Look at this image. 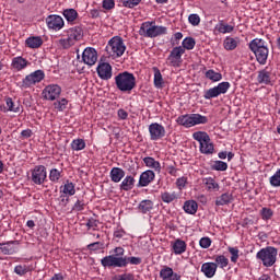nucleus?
<instances>
[{
    "label": "nucleus",
    "instance_id": "obj_1",
    "mask_svg": "<svg viewBox=\"0 0 280 280\" xmlns=\"http://www.w3.org/2000/svg\"><path fill=\"white\" fill-rule=\"evenodd\" d=\"M248 47L256 58L258 65H266L268 62V56L270 55V49H268V44L262 38H254L249 42Z\"/></svg>",
    "mask_w": 280,
    "mask_h": 280
},
{
    "label": "nucleus",
    "instance_id": "obj_2",
    "mask_svg": "<svg viewBox=\"0 0 280 280\" xmlns=\"http://www.w3.org/2000/svg\"><path fill=\"white\" fill-rule=\"evenodd\" d=\"M115 84L121 93H130L137 86V77L128 71L120 72L115 77Z\"/></svg>",
    "mask_w": 280,
    "mask_h": 280
},
{
    "label": "nucleus",
    "instance_id": "obj_3",
    "mask_svg": "<svg viewBox=\"0 0 280 280\" xmlns=\"http://www.w3.org/2000/svg\"><path fill=\"white\" fill-rule=\"evenodd\" d=\"M139 34L144 38H159V36L167 34V28L163 25H156L154 21H147L141 24Z\"/></svg>",
    "mask_w": 280,
    "mask_h": 280
},
{
    "label": "nucleus",
    "instance_id": "obj_4",
    "mask_svg": "<svg viewBox=\"0 0 280 280\" xmlns=\"http://www.w3.org/2000/svg\"><path fill=\"white\" fill-rule=\"evenodd\" d=\"M110 58H121L126 54V44L120 36L112 37L105 48Z\"/></svg>",
    "mask_w": 280,
    "mask_h": 280
},
{
    "label": "nucleus",
    "instance_id": "obj_5",
    "mask_svg": "<svg viewBox=\"0 0 280 280\" xmlns=\"http://www.w3.org/2000/svg\"><path fill=\"white\" fill-rule=\"evenodd\" d=\"M277 255H279L277 247L267 246L256 254V259L262 261L265 268H272V266L277 264Z\"/></svg>",
    "mask_w": 280,
    "mask_h": 280
},
{
    "label": "nucleus",
    "instance_id": "obj_6",
    "mask_svg": "<svg viewBox=\"0 0 280 280\" xmlns=\"http://www.w3.org/2000/svg\"><path fill=\"white\" fill-rule=\"evenodd\" d=\"M192 139L199 143V152L201 154H213L215 152V147L211 142L209 133L205 131H196L192 133Z\"/></svg>",
    "mask_w": 280,
    "mask_h": 280
},
{
    "label": "nucleus",
    "instance_id": "obj_7",
    "mask_svg": "<svg viewBox=\"0 0 280 280\" xmlns=\"http://www.w3.org/2000/svg\"><path fill=\"white\" fill-rule=\"evenodd\" d=\"M178 126H184V128H194V126H200V124H208L209 118L200 114H185L176 119Z\"/></svg>",
    "mask_w": 280,
    "mask_h": 280
},
{
    "label": "nucleus",
    "instance_id": "obj_8",
    "mask_svg": "<svg viewBox=\"0 0 280 280\" xmlns=\"http://www.w3.org/2000/svg\"><path fill=\"white\" fill-rule=\"evenodd\" d=\"M83 31L80 26H73L68 30V37L60 39L59 43L63 49H69V47H73L78 40H82Z\"/></svg>",
    "mask_w": 280,
    "mask_h": 280
},
{
    "label": "nucleus",
    "instance_id": "obj_9",
    "mask_svg": "<svg viewBox=\"0 0 280 280\" xmlns=\"http://www.w3.org/2000/svg\"><path fill=\"white\" fill-rule=\"evenodd\" d=\"M43 80H45V71L36 70L27 74L19 85L22 90L32 89V86H35V84H39V82H43Z\"/></svg>",
    "mask_w": 280,
    "mask_h": 280
},
{
    "label": "nucleus",
    "instance_id": "obj_10",
    "mask_svg": "<svg viewBox=\"0 0 280 280\" xmlns=\"http://www.w3.org/2000/svg\"><path fill=\"white\" fill-rule=\"evenodd\" d=\"M229 89H231V83L229 81H223L217 86L210 88L209 90L205 91L203 97L206 100H213L215 97H220V95H225V93H229Z\"/></svg>",
    "mask_w": 280,
    "mask_h": 280
},
{
    "label": "nucleus",
    "instance_id": "obj_11",
    "mask_svg": "<svg viewBox=\"0 0 280 280\" xmlns=\"http://www.w3.org/2000/svg\"><path fill=\"white\" fill-rule=\"evenodd\" d=\"M185 54V48L180 46L174 47L166 58L167 67H180L183 65V55Z\"/></svg>",
    "mask_w": 280,
    "mask_h": 280
},
{
    "label": "nucleus",
    "instance_id": "obj_12",
    "mask_svg": "<svg viewBox=\"0 0 280 280\" xmlns=\"http://www.w3.org/2000/svg\"><path fill=\"white\" fill-rule=\"evenodd\" d=\"M31 180L34 185H45L47 183V167L45 165H36L31 170Z\"/></svg>",
    "mask_w": 280,
    "mask_h": 280
},
{
    "label": "nucleus",
    "instance_id": "obj_13",
    "mask_svg": "<svg viewBox=\"0 0 280 280\" xmlns=\"http://www.w3.org/2000/svg\"><path fill=\"white\" fill-rule=\"evenodd\" d=\"M62 93V88L58 84H49L44 88L42 91V97L47 102H56Z\"/></svg>",
    "mask_w": 280,
    "mask_h": 280
},
{
    "label": "nucleus",
    "instance_id": "obj_14",
    "mask_svg": "<svg viewBox=\"0 0 280 280\" xmlns=\"http://www.w3.org/2000/svg\"><path fill=\"white\" fill-rule=\"evenodd\" d=\"M256 80L258 84H264L265 86H272V84H275V73L272 72V68L265 67L262 70L258 71Z\"/></svg>",
    "mask_w": 280,
    "mask_h": 280
},
{
    "label": "nucleus",
    "instance_id": "obj_15",
    "mask_svg": "<svg viewBox=\"0 0 280 280\" xmlns=\"http://www.w3.org/2000/svg\"><path fill=\"white\" fill-rule=\"evenodd\" d=\"M126 249H124V247H116L114 255H108L101 259V266H103V268H117V265H112V257H115V259H126V257H124Z\"/></svg>",
    "mask_w": 280,
    "mask_h": 280
},
{
    "label": "nucleus",
    "instance_id": "obj_16",
    "mask_svg": "<svg viewBox=\"0 0 280 280\" xmlns=\"http://www.w3.org/2000/svg\"><path fill=\"white\" fill-rule=\"evenodd\" d=\"M142 262L141 257H126L125 258H115L112 257V265L117 266V268H126L129 264L131 266H140Z\"/></svg>",
    "mask_w": 280,
    "mask_h": 280
},
{
    "label": "nucleus",
    "instance_id": "obj_17",
    "mask_svg": "<svg viewBox=\"0 0 280 280\" xmlns=\"http://www.w3.org/2000/svg\"><path fill=\"white\" fill-rule=\"evenodd\" d=\"M151 141H161L166 135L165 127L159 122H152L149 126Z\"/></svg>",
    "mask_w": 280,
    "mask_h": 280
},
{
    "label": "nucleus",
    "instance_id": "obj_18",
    "mask_svg": "<svg viewBox=\"0 0 280 280\" xmlns=\"http://www.w3.org/2000/svg\"><path fill=\"white\" fill-rule=\"evenodd\" d=\"M46 25L48 30H54V32H60L65 27V20L60 15H48L46 18Z\"/></svg>",
    "mask_w": 280,
    "mask_h": 280
},
{
    "label": "nucleus",
    "instance_id": "obj_19",
    "mask_svg": "<svg viewBox=\"0 0 280 280\" xmlns=\"http://www.w3.org/2000/svg\"><path fill=\"white\" fill-rule=\"evenodd\" d=\"M82 61L88 67H93L97 62V50L93 47H86L82 52Z\"/></svg>",
    "mask_w": 280,
    "mask_h": 280
},
{
    "label": "nucleus",
    "instance_id": "obj_20",
    "mask_svg": "<svg viewBox=\"0 0 280 280\" xmlns=\"http://www.w3.org/2000/svg\"><path fill=\"white\" fill-rule=\"evenodd\" d=\"M32 62L24 58L23 56L13 57L11 60V69L12 71L19 72V71H25L27 67H30Z\"/></svg>",
    "mask_w": 280,
    "mask_h": 280
},
{
    "label": "nucleus",
    "instance_id": "obj_21",
    "mask_svg": "<svg viewBox=\"0 0 280 280\" xmlns=\"http://www.w3.org/2000/svg\"><path fill=\"white\" fill-rule=\"evenodd\" d=\"M5 105H0L1 113H21V103L14 102L12 97L4 98Z\"/></svg>",
    "mask_w": 280,
    "mask_h": 280
},
{
    "label": "nucleus",
    "instance_id": "obj_22",
    "mask_svg": "<svg viewBox=\"0 0 280 280\" xmlns=\"http://www.w3.org/2000/svg\"><path fill=\"white\" fill-rule=\"evenodd\" d=\"M96 71L101 80H110L113 78V67L108 62H100Z\"/></svg>",
    "mask_w": 280,
    "mask_h": 280
},
{
    "label": "nucleus",
    "instance_id": "obj_23",
    "mask_svg": "<svg viewBox=\"0 0 280 280\" xmlns=\"http://www.w3.org/2000/svg\"><path fill=\"white\" fill-rule=\"evenodd\" d=\"M156 178V174L152 170L144 171L141 173L138 182V187H148Z\"/></svg>",
    "mask_w": 280,
    "mask_h": 280
},
{
    "label": "nucleus",
    "instance_id": "obj_24",
    "mask_svg": "<svg viewBox=\"0 0 280 280\" xmlns=\"http://www.w3.org/2000/svg\"><path fill=\"white\" fill-rule=\"evenodd\" d=\"M160 279L162 280H180V275L174 272L170 266H163L160 270Z\"/></svg>",
    "mask_w": 280,
    "mask_h": 280
},
{
    "label": "nucleus",
    "instance_id": "obj_25",
    "mask_svg": "<svg viewBox=\"0 0 280 280\" xmlns=\"http://www.w3.org/2000/svg\"><path fill=\"white\" fill-rule=\"evenodd\" d=\"M201 272L205 275L207 279H213L215 277V272H218V265L215 262H203L201 265Z\"/></svg>",
    "mask_w": 280,
    "mask_h": 280
},
{
    "label": "nucleus",
    "instance_id": "obj_26",
    "mask_svg": "<svg viewBox=\"0 0 280 280\" xmlns=\"http://www.w3.org/2000/svg\"><path fill=\"white\" fill-rule=\"evenodd\" d=\"M15 245H19V241H9L0 243V250L2 255H14L16 253Z\"/></svg>",
    "mask_w": 280,
    "mask_h": 280
},
{
    "label": "nucleus",
    "instance_id": "obj_27",
    "mask_svg": "<svg viewBox=\"0 0 280 280\" xmlns=\"http://www.w3.org/2000/svg\"><path fill=\"white\" fill-rule=\"evenodd\" d=\"M160 198H161L162 202H164V205H172V202L178 201V198H180V197H179L178 192H176V191L165 190V191L161 192Z\"/></svg>",
    "mask_w": 280,
    "mask_h": 280
},
{
    "label": "nucleus",
    "instance_id": "obj_28",
    "mask_svg": "<svg viewBox=\"0 0 280 280\" xmlns=\"http://www.w3.org/2000/svg\"><path fill=\"white\" fill-rule=\"evenodd\" d=\"M240 46V38L238 37H231L228 36L223 40V47L225 51H235Z\"/></svg>",
    "mask_w": 280,
    "mask_h": 280
},
{
    "label": "nucleus",
    "instance_id": "obj_29",
    "mask_svg": "<svg viewBox=\"0 0 280 280\" xmlns=\"http://www.w3.org/2000/svg\"><path fill=\"white\" fill-rule=\"evenodd\" d=\"M126 176V171L121 167H113L109 172V178L112 183H121V179Z\"/></svg>",
    "mask_w": 280,
    "mask_h": 280
},
{
    "label": "nucleus",
    "instance_id": "obj_30",
    "mask_svg": "<svg viewBox=\"0 0 280 280\" xmlns=\"http://www.w3.org/2000/svg\"><path fill=\"white\" fill-rule=\"evenodd\" d=\"M172 249L174 255H183L187 250V243L180 238H176L175 242L172 243Z\"/></svg>",
    "mask_w": 280,
    "mask_h": 280
},
{
    "label": "nucleus",
    "instance_id": "obj_31",
    "mask_svg": "<svg viewBox=\"0 0 280 280\" xmlns=\"http://www.w3.org/2000/svg\"><path fill=\"white\" fill-rule=\"evenodd\" d=\"M233 202V194L231 192H224L217 197L215 199V206L217 207H226Z\"/></svg>",
    "mask_w": 280,
    "mask_h": 280
},
{
    "label": "nucleus",
    "instance_id": "obj_32",
    "mask_svg": "<svg viewBox=\"0 0 280 280\" xmlns=\"http://www.w3.org/2000/svg\"><path fill=\"white\" fill-rule=\"evenodd\" d=\"M235 30V26L224 23V20L219 21L214 26V32L218 34H231Z\"/></svg>",
    "mask_w": 280,
    "mask_h": 280
},
{
    "label": "nucleus",
    "instance_id": "obj_33",
    "mask_svg": "<svg viewBox=\"0 0 280 280\" xmlns=\"http://www.w3.org/2000/svg\"><path fill=\"white\" fill-rule=\"evenodd\" d=\"M143 163L145 167H149L150 170H154V172H158V174H161V162L155 161L152 156L143 158Z\"/></svg>",
    "mask_w": 280,
    "mask_h": 280
},
{
    "label": "nucleus",
    "instance_id": "obj_34",
    "mask_svg": "<svg viewBox=\"0 0 280 280\" xmlns=\"http://www.w3.org/2000/svg\"><path fill=\"white\" fill-rule=\"evenodd\" d=\"M183 209L188 215H196L198 213V202L196 200H187L184 202Z\"/></svg>",
    "mask_w": 280,
    "mask_h": 280
},
{
    "label": "nucleus",
    "instance_id": "obj_35",
    "mask_svg": "<svg viewBox=\"0 0 280 280\" xmlns=\"http://www.w3.org/2000/svg\"><path fill=\"white\" fill-rule=\"evenodd\" d=\"M62 15L70 25H73L78 21V16H80L75 9H65Z\"/></svg>",
    "mask_w": 280,
    "mask_h": 280
},
{
    "label": "nucleus",
    "instance_id": "obj_36",
    "mask_svg": "<svg viewBox=\"0 0 280 280\" xmlns=\"http://www.w3.org/2000/svg\"><path fill=\"white\" fill-rule=\"evenodd\" d=\"M62 176H65V172L58 168H51L49 171V175L48 178L50 180V183H54L55 185L60 183V180L62 179Z\"/></svg>",
    "mask_w": 280,
    "mask_h": 280
},
{
    "label": "nucleus",
    "instance_id": "obj_37",
    "mask_svg": "<svg viewBox=\"0 0 280 280\" xmlns=\"http://www.w3.org/2000/svg\"><path fill=\"white\" fill-rule=\"evenodd\" d=\"M152 209H154V201L150 199H144L140 201V203L138 205V210L140 211V213H143V214L150 213Z\"/></svg>",
    "mask_w": 280,
    "mask_h": 280
},
{
    "label": "nucleus",
    "instance_id": "obj_38",
    "mask_svg": "<svg viewBox=\"0 0 280 280\" xmlns=\"http://www.w3.org/2000/svg\"><path fill=\"white\" fill-rule=\"evenodd\" d=\"M133 188H135V177H132L131 175L126 176L120 184V190L130 191Z\"/></svg>",
    "mask_w": 280,
    "mask_h": 280
},
{
    "label": "nucleus",
    "instance_id": "obj_39",
    "mask_svg": "<svg viewBox=\"0 0 280 280\" xmlns=\"http://www.w3.org/2000/svg\"><path fill=\"white\" fill-rule=\"evenodd\" d=\"M25 43L30 49H38V47L43 46V38L40 36H32L26 38Z\"/></svg>",
    "mask_w": 280,
    "mask_h": 280
},
{
    "label": "nucleus",
    "instance_id": "obj_40",
    "mask_svg": "<svg viewBox=\"0 0 280 280\" xmlns=\"http://www.w3.org/2000/svg\"><path fill=\"white\" fill-rule=\"evenodd\" d=\"M203 185H206L208 191H220V184L213 177L203 178Z\"/></svg>",
    "mask_w": 280,
    "mask_h": 280
},
{
    "label": "nucleus",
    "instance_id": "obj_41",
    "mask_svg": "<svg viewBox=\"0 0 280 280\" xmlns=\"http://www.w3.org/2000/svg\"><path fill=\"white\" fill-rule=\"evenodd\" d=\"M214 265H217V269L221 268V270H224L229 266V258L224 255H217L214 256Z\"/></svg>",
    "mask_w": 280,
    "mask_h": 280
},
{
    "label": "nucleus",
    "instance_id": "obj_42",
    "mask_svg": "<svg viewBox=\"0 0 280 280\" xmlns=\"http://www.w3.org/2000/svg\"><path fill=\"white\" fill-rule=\"evenodd\" d=\"M154 78H153V84L155 89H161L163 86V74H161V70L159 68L154 67Z\"/></svg>",
    "mask_w": 280,
    "mask_h": 280
},
{
    "label": "nucleus",
    "instance_id": "obj_43",
    "mask_svg": "<svg viewBox=\"0 0 280 280\" xmlns=\"http://www.w3.org/2000/svg\"><path fill=\"white\" fill-rule=\"evenodd\" d=\"M62 187V194H65V196H75V184H73V182L67 180Z\"/></svg>",
    "mask_w": 280,
    "mask_h": 280
},
{
    "label": "nucleus",
    "instance_id": "obj_44",
    "mask_svg": "<svg viewBox=\"0 0 280 280\" xmlns=\"http://www.w3.org/2000/svg\"><path fill=\"white\" fill-rule=\"evenodd\" d=\"M207 80H211V82H220L222 80V73L215 72V70L210 69L205 73Z\"/></svg>",
    "mask_w": 280,
    "mask_h": 280
},
{
    "label": "nucleus",
    "instance_id": "obj_45",
    "mask_svg": "<svg viewBox=\"0 0 280 280\" xmlns=\"http://www.w3.org/2000/svg\"><path fill=\"white\" fill-rule=\"evenodd\" d=\"M180 47L184 49V51L185 49H187V51H191V49L196 47V39H194V37H185Z\"/></svg>",
    "mask_w": 280,
    "mask_h": 280
},
{
    "label": "nucleus",
    "instance_id": "obj_46",
    "mask_svg": "<svg viewBox=\"0 0 280 280\" xmlns=\"http://www.w3.org/2000/svg\"><path fill=\"white\" fill-rule=\"evenodd\" d=\"M86 148V142L84 139H74L71 142V150H74V152H80L81 150H84Z\"/></svg>",
    "mask_w": 280,
    "mask_h": 280
},
{
    "label": "nucleus",
    "instance_id": "obj_47",
    "mask_svg": "<svg viewBox=\"0 0 280 280\" xmlns=\"http://www.w3.org/2000/svg\"><path fill=\"white\" fill-rule=\"evenodd\" d=\"M211 170L214 172H226V170H229V164L223 161H214L211 164Z\"/></svg>",
    "mask_w": 280,
    "mask_h": 280
},
{
    "label": "nucleus",
    "instance_id": "obj_48",
    "mask_svg": "<svg viewBox=\"0 0 280 280\" xmlns=\"http://www.w3.org/2000/svg\"><path fill=\"white\" fill-rule=\"evenodd\" d=\"M228 253H230L231 257L230 260L232 264H237L240 259V248L238 247H228Z\"/></svg>",
    "mask_w": 280,
    "mask_h": 280
},
{
    "label": "nucleus",
    "instance_id": "obj_49",
    "mask_svg": "<svg viewBox=\"0 0 280 280\" xmlns=\"http://www.w3.org/2000/svg\"><path fill=\"white\" fill-rule=\"evenodd\" d=\"M68 105H69V101L67 98H61L54 103V108L59 113H62L63 110H67Z\"/></svg>",
    "mask_w": 280,
    "mask_h": 280
},
{
    "label": "nucleus",
    "instance_id": "obj_50",
    "mask_svg": "<svg viewBox=\"0 0 280 280\" xmlns=\"http://www.w3.org/2000/svg\"><path fill=\"white\" fill-rule=\"evenodd\" d=\"M120 3L122 8H129V10H132V8H137V5L141 3V0H120Z\"/></svg>",
    "mask_w": 280,
    "mask_h": 280
},
{
    "label": "nucleus",
    "instance_id": "obj_51",
    "mask_svg": "<svg viewBox=\"0 0 280 280\" xmlns=\"http://www.w3.org/2000/svg\"><path fill=\"white\" fill-rule=\"evenodd\" d=\"M261 219L265 221L271 220L272 215H275V212L270 208H262L260 210Z\"/></svg>",
    "mask_w": 280,
    "mask_h": 280
},
{
    "label": "nucleus",
    "instance_id": "obj_52",
    "mask_svg": "<svg viewBox=\"0 0 280 280\" xmlns=\"http://www.w3.org/2000/svg\"><path fill=\"white\" fill-rule=\"evenodd\" d=\"M271 187H280V168L269 178Z\"/></svg>",
    "mask_w": 280,
    "mask_h": 280
},
{
    "label": "nucleus",
    "instance_id": "obj_53",
    "mask_svg": "<svg viewBox=\"0 0 280 280\" xmlns=\"http://www.w3.org/2000/svg\"><path fill=\"white\" fill-rule=\"evenodd\" d=\"M88 250H90V253H96V250H102V248H104V243L102 242H94L91 243L86 246Z\"/></svg>",
    "mask_w": 280,
    "mask_h": 280
},
{
    "label": "nucleus",
    "instance_id": "obj_54",
    "mask_svg": "<svg viewBox=\"0 0 280 280\" xmlns=\"http://www.w3.org/2000/svg\"><path fill=\"white\" fill-rule=\"evenodd\" d=\"M15 275H19V277H24V275H27L30 272V268L27 266L18 265L14 267Z\"/></svg>",
    "mask_w": 280,
    "mask_h": 280
},
{
    "label": "nucleus",
    "instance_id": "obj_55",
    "mask_svg": "<svg viewBox=\"0 0 280 280\" xmlns=\"http://www.w3.org/2000/svg\"><path fill=\"white\" fill-rule=\"evenodd\" d=\"M188 23H190L192 27H198V25H200V15H198L197 13H191L188 16Z\"/></svg>",
    "mask_w": 280,
    "mask_h": 280
},
{
    "label": "nucleus",
    "instance_id": "obj_56",
    "mask_svg": "<svg viewBox=\"0 0 280 280\" xmlns=\"http://www.w3.org/2000/svg\"><path fill=\"white\" fill-rule=\"evenodd\" d=\"M175 185H176L177 189H179V191H183V189H185L187 187V177L186 176L178 177L176 179Z\"/></svg>",
    "mask_w": 280,
    "mask_h": 280
},
{
    "label": "nucleus",
    "instance_id": "obj_57",
    "mask_svg": "<svg viewBox=\"0 0 280 280\" xmlns=\"http://www.w3.org/2000/svg\"><path fill=\"white\" fill-rule=\"evenodd\" d=\"M112 280H135L133 273L125 272L121 275H116L112 278Z\"/></svg>",
    "mask_w": 280,
    "mask_h": 280
},
{
    "label": "nucleus",
    "instance_id": "obj_58",
    "mask_svg": "<svg viewBox=\"0 0 280 280\" xmlns=\"http://www.w3.org/2000/svg\"><path fill=\"white\" fill-rule=\"evenodd\" d=\"M97 224H98V221L92 218L88 220L85 226H88L89 231H91V229L95 231V229H97Z\"/></svg>",
    "mask_w": 280,
    "mask_h": 280
},
{
    "label": "nucleus",
    "instance_id": "obj_59",
    "mask_svg": "<svg viewBox=\"0 0 280 280\" xmlns=\"http://www.w3.org/2000/svg\"><path fill=\"white\" fill-rule=\"evenodd\" d=\"M199 246L201 248H209L211 246V240L209 237H201L199 241Z\"/></svg>",
    "mask_w": 280,
    "mask_h": 280
},
{
    "label": "nucleus",
    "instance_id": "obj_60",
    "mask_svg": "<svg viewBox=\"0 0 280 280\" xmlns=\"http://www.w3.org/2000/svg\"><path fill=\"white\" fill-rule=\"evenodd\" d=\"M33 135L34 132L32 131V129H24L21 131L20 139H30Z\"/></svg>",
    "mask_w": 280,
    "mask_h": 280
},
{
    "label": "nucleus",
    "instance_id": "obj_61",
    "mask_svg": "<svg viewBox=\"0 0 280 280\" xmlns=\"http://www.w3.org/2000/svg\"><path fill=\"white\" fill-rule=\"evenodd\" d=\"M72 209L73 211H84V200H77Z\"/></svg>",
    "mask_w": 280,
    "mask_h": 280
},
{
    "label": "nucleus",
    "instance_id": "obj_62",
    "mask_svg": "<svg viewBox=\"0 0 280 280\" xmlns=\"http://www.w3.org/2000/svg\"><path fill=\"white\" fill-rule=\"evenodd\" d=\"M104 10H113L115 8V0H103Z\"/></svg>",
    "mask_w": 280,
    "mask_h": 280
},
{
    "label": "nucleus",
    "instance_id": "obj_63",
    "mask_svg": "<svg viewBox=\"0 0 280 280\" xmlns=\"http://www.w3.org/2000/svg\"><path fill=\"white\" fill-rule=\"evenodd\" d=\"M167 173L170 176H178V168H176L174 165H168L166 167Z\"/></svg>",
    "mask_w": 280,
    "mask_h": 280
},
{
    "label": "nucleus",
    "instance_id": "obj_64",
    "mask_svg": "<svg viewBox=\"0 0 280 280\" xmlns=\"http://www.w3.org/2000/svg\"><path fill=\"white\" fill-rule=\"evenodd\" d=\"M117 114L119 119H128V112H126L125 109H118Z\"/></svg>",
    "mask_w": 280,
    "mask_h": 280
}]
</instances>
